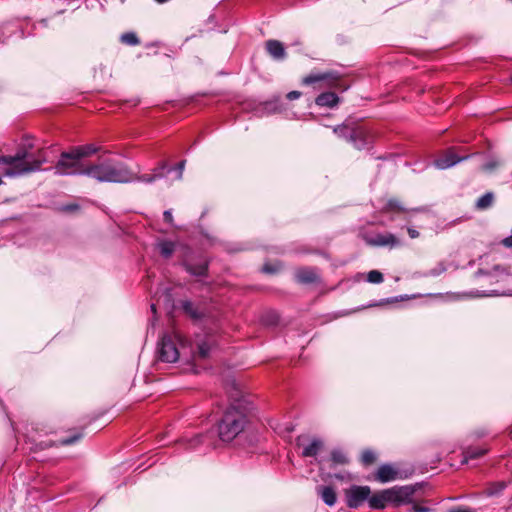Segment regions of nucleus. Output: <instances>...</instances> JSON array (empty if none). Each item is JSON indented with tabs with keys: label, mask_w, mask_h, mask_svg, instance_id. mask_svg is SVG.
Masks as SVG:
<instances>
[{
	"label": "nucleus",
	"mask_w": 512,
	"mask_h": 512,
	"mask_svg": "<svg viewBox=\"0 0 512 512\" xmlns=\"http://www.w3.org/2000/svg\"><path fill=\"white\" fill-rule=\"evenodd\" d=\"M227 392L232 402L218 424V434L224 442L232 441L244 430L248 412L241 392L234 381L227 384Z\"/></svg>",
	"instance_id": "obj_1"
},
{
	"label": "nucleus",
	"mask_w": 512,
	"mask_h": 512,
	"mask_svg": "<svg viewBox=\"0 0 512 512\" xmlns=\"http://www.w3.org/2000/svg\"><path fill=\"white\" fill-rule=\"evenodd\" d=\"M85 176L101 183H128L133 181V173L122 162L112 158L99 157L87 164Z\"/></svg>",
	"instance_id": "obj_2"
},
{
	"label": "nucleus",
	"mask_w": 512,
	"mask_h": 512,
	"mask_svg": "<svg viewBox=\"0 0 512 512\" xmlns=\"http://www.w3.org/2000/svg\"><path fill=\"white\" fill-rule=\"evenodd\" d=\"M27 158L26 150H19L13 156H0V164L8 166L3 171V175L10 178L22 176L40 170L42 164L46 162V158L41 153L32 161H28Z\"/></svg>",
	"instance_id": "obj_3"
},
{
	"label": "nucleus",
	"mask_w": 512,
	"mask_h": 512,
	"mask_svg": "<svg viewBox=\"0 0 512 512\" xmlns=\"http://www.w3.org/2000/svg\"><path fill=\"white\" fill-rule=\"evenodd\" d=\"M185 348L186 340L180 332L165 333L158 342L157 359L166 363H174L180 358Z\"/></svg>",
	"instance_id": "obj_4"
},
{
	"label": "nucleus",
	"mask_w": 512,
	"mask_h": 512,
	"mask_svg": "<svg viewBox=\"0 0 512 512\" xmlns=\"http://www.w3.org/2000/svg\"><path fill=\"white\" fill-rule=\"evenodd\" d=\"M333 131L339 137L353 144L357 149H363L372 139L365 127L354 123H344L343 125L336 126Z\"/></svg>",
	"instance_id": "obj_5"
},
{
	"label": "nucleus",
	"mask_w": 512,
	"mask_h": 512,
	"mask_svg": "<svg viewBox=\"0 0 512 512\" xmlns=\"http://www.w3.org/2000/svg\"><path fill=\"white\" fill-rule=\"evenodd\" d=\"M85 164L71 148L61 152L58 161L53 167L54 173L59 176L85 175Z\"/></svg>",
	"instance_id": "obj_6"
},
{
	"label": "nucleus",
	"mask_w": 512,
	"mask_h": 512,
	"mask_svg": "<svg viewBox=\"0 0 512 512\" xmlns=\"http://www.w3.org/2000/svg\"><path fill=\"white\" fill-rule=\"evenodd\" d=\"M413 494L414 489L411 486H396L390 489H386L388 502L395 506H400L402 504L411 502Z\"/></svg>",
	"instance_id": "obj_7"
},
{
	"label": "nucleus",
	"mask_w": 512,
	"mask_h": 512,
	"mask_svg": "<svg viewBox=\"0 0 512 512\" xmlns=\"http://www.w3.org/2000/svg\"><path fill=\"white\" fill-rule=\"evenodd\" d=\"M370 488L368 486H354L347 493V505L350 508L358 507L363 501L368 500L370 496Z\"/></svg>",
	"instance_id": "obj_8"
},
{
	"label": "nucleus",
	"mask_w": 512,
	"mask_h": 512,
	"mask_svg": "<svg viewBox=\"0 0 512 512\" xmlns=\"http://www.w3.org/2000/svg\"><path fill=\"white\" fill-rule=\"evenodd\" d=\"M340 80V76L336 72H324V73H311L307 75L303 79V83L306 85H311L316 82H326L329 87H334L338 85Z\"/></svg>",
	"instance_id": "obj_9"
},
{
	"label": "nucleus",
	"mask_w": 512,
	"mask_h": 512,
	"mask_svg": "<svg viewBox=\"0 0 512 512\" xmlns=\"http://www.w3.org/2000/svg\"><path fill=\"white\" fill-rule=\"evenodd\" d=\"M468 156H458L454 150L449 149L442 156L434 161V164L439 169H447L455 164L467 159Z\"/></svg>",
	"instance_id": "obj_10"
},
{
	"label": "nucleus",
	"mask_w": 512,
	"mask_h": 512,
	"mask_svg": "<svg viewBox=\"0 0 512 512\" xmlns=\"http://www.w3.org/2000/svg\"><path fill=\"white\" fill-rule=\"evenodd\" d=\"M368 243L372 246L380 247H395L400 245L399 239L392 233L377 234L373 238L369 239Z\"/></svg>",
	"instance_id": "obj_11"
},
{
	"label": "nucleus",
	"mask_w": 512,
	"mask_h": 512,
	"mask_svg": "<svg viewBox=\"0 0 512 512\" xmlns=\"http://www.w3.org/2000/svg\"><path fill=\"white\" fill-rule=\"evenodd\" d=\"M267 53L275 60H284L286 58L285 47L282 42L278 40H268L265 43Z\"/></svg>",
	"instance_id": "obj_12"
},
{
	"label": "nucleus",
	"mask_w": 512,
	"mask_h": 512,
	"mask_svg": "<svg viewBox=\"0 0 512 512\" xmlns=\"http://www.w3.org/2000/svg\"><path fill=\"white\" fill-rule=\"evenodd\" d=\"M398 474L392 465L383 464L377 470L376 479L381 483H386L397 479Z\"/></svg>",
	"instance_id": "obj_13"
},
{
	"label": "nucleus",
	"mask_w": 512,
	"mask_h": 512,
	"mask_svg": "<svg viewBox=\"0 0 512 512\" xmlns=\"http://www.w3.org/2000/svg\"><path fill=\"white\" fill-rule=\"evenodd\" d=\"M181 307L183 311L195 321H199L205 316L204 310L189 300L183 301Z\"/></svg>",
	"instance_id": "obj_14"
},
{
	"label": "nucleus",
	"mask_w": 512,
	"mask_h": 512,
	"mask_svg": "<svg viewBox=\"0 0 512 512\" xmlns=\"http://www.w3.org/2000/svg\"><path fill=\"white\" fill-rule=\"evenodd\" d=\"M184 267L186 271L193 276H206L208 272V262L206 260H202L199 263H191L186 261L184 263Z\"/></svg>",
	"instance_id": "obj_15"
},
{
	"label": "nucleus",
	"mask_w": 512,
	"mask_h": 512,
	"mask_svg": "<svg viewBox=\"0 0 512 512\" xmlns=\"http://www.w3.org/2000/svg\"><path fill=\"white\" fill-rule=\"evenodd\" d=\"M339 98L338 96L333 92H324L318 95L315 99V103L318 106L323 107H334L338 104Z\"/></svg>",
	"instance_id": "obj_16"
},
{
	"label": "nucleus",
	"mask_w": 512,
	"mask_h": 512,
	"mask_svg": "<svg viewBox=\"0 0 512 512\" xmlns=\"http://www.w3.org/2000/svg\"><path fill=\"white\" fill-rule=\"evenodd\" d=\"M214 344V340L211 337H206L204 340L197 342V352L194 353V357L205 359L209 356L211 348Z\"/></svg>",
	"instance_id": "obj_17"
},
{
	"label": "nucleus",
	"mask_w": 512,
	"mask_h": 512,
	"mask_svg": "<svg viewBox=\"0 0 512 512\" xmlns=\"http://www.w3.org/2000/svg\"><path fill=\"white\" fill-rule=\"evenodd\" d=\"M296 279L300 283L308 284L316 282L318 280V276L315 270L303 268L296 272Z\"/></svg>",
	"instance_id": "obj_18"
},
{
	"label": "nucleus",
	"mask_w": 512,
	"mask_h": 512,
	"mask_svg": "<svg viewBox=\"0 0 512 512\" xmlns=\"http://www.w3.org/2000/svg\"><path fill=\"white\" fill-rule=\"evenodd\" d=\"M72 149L76 152V155H78L81 160L100 151V147L94 144L74 146Z\"/></svg>",
	"instance_id": "obj_19"
},
{
	"label": "nucleus",
	"mask_w": 512,
	"mask_h": 512,
	"mask_svg": "<svg viewBox=\"0 0 512 512\" xmlns=\"http://www.w3.org/2000/svg\"><path fill=\"white\" fill-rule=\"evenodd\" d=\"M368 503L372 509H384L389 503L386 496V490H383L382 492L369 497Z\"/></svg>",
	"instance_id": "obj_20"
},
{
	"label": "nucleus",
	"mask_w": 512,
	"mask_h": 512,
	"mask_svg": "<svg viewBox=\"0 0 512 512\" xmlns=\"http://www.w3.org/2000/svg\"><path fill=\"white\" fill-rule=\"evenodd\" d=\"M382 213H403L408 210L397 199H389L381 209Z\"/></svg>",
	"instance_id": "obj_21"
},
{
	"label": "nucleus",
	"mask_w": 512,
	"mask_h": 512,
	"mask_svg": "<svg viewBox=\"0 0 512 512\" xmlns=\"http://www.w3.org/2000/svg\"><path fill=\"white\" fill-rule=\"evenodd\" d=\"M319 493L322 500L328 506H333L336 503L337 497L335 490L330 486H324L319 488Z\"/></svg>",
	"instance_id": "obj_22"
},
{
	"label": "nucleus",
	"mask_w": 512,
	"mask_h": 512,
	"mask_svg": "<svg viewBox=\"0 0 512 512\" xmlns=\"http://www.w3.org/2000/svg\"><path fill=\"white\" fill-rule=\"evenodd\" d=\"M322 447L323 442L320 439H313V441L303 449L302 455L304 457H315Z\"/></svg>",
	"instance_id": "obj_23"
},
{
	"label": "nucleus",
	"mask_w": 512,
	"mask_h": 512,
	"mask_svg": "<svg viewBox=\"0 0 512 512\" xmlns=\"http://www.w3.org/2000/svg\"><path fill=\"white\" fill-rule=\"evenodd\" d=\"M493 201H494L493 193L487 192L477 200L476 208L479 210H485L493 204Z\"/></svg>",
	"instance_id": "obj_24"
},
{
	"label": "nucleus",
	"mask_w": 512,
	"mask_h": 512,
	"mask_svg": "<svg viewBox=\"0 0 512 512\" xmlns=\"http://www.w3.org/2000/svg\"><path fill=\"white\" fill-rule=\"evenodd\" d=\"M158 249L164 258H169L175 250V245L171 241H162L158 243Z\"/></svg>",
	"instance_id": "obj_25"
},
{
	"label": "nucleus",
	"mask_w": 512,
	"mask_h": 512,
	"mask_svg": "<svg viewBox=\"0 0 512 512\" xmlns=\"http://www.w3.org/2000/svg\"><path fill=\"white\" fill-rule=\"evenodd\" d=\"M487 452L486 449L483 448H468L464 451V460L463 462H467L469 459H477L485 455Z\"/></svg>",
	"instance_id": "obj_26"
},
{
	"label": "nucleus",
	"mask_w": 512,
	"mask_h": 512,
	"mask_svg": "<svg viewBox=\"0 0 512 512\" xmlns=\"http://www.w3.org/2000/svg\"><path fill=\"white\" fill-rule=\"evenodd\" d=\"M120 40L123 44L136 46L140 43L138 36L134 32H127L121 35Z\"/></svg>",
	"instance_id": "obj_27"
},
{
	"label": "nucleus",
	"mask_w": 512,
	"mask_h": 512,
	"mask_svg": "<svg viewBox=\"0 0 512 512\" xmlns=\"http://www.w3.org/2000/svg\"><path fill=\"white\" fill-rule=\"evenodd\" d=\"M331 459L333 461V463L335 464H346L348 463V459L346 457V455L344 454L343 451L339 450V449H335L331 452Z\"/></svg>",
	"instance_id": "obj_28"
},
{
	"label": "nucleus",
	"mask_w": 512,
	"mask_h": 512,
	"mask_svg": "<svg viewBox=\"0 0 512 512\" xmlns=\"http://www.w3.org/2000/svg\"><path fill=\"white\" fill-rule=\"evenodd\" d=\"M262 321L267 326H274L279 322V315L273 311L267 312L263 316Z\"/></svg>",
	"instance_id": "obj_29"
},
{
	"label": "nucleus",
	"mask_w": 512,
	"mask_h": 512,
	"mask_svg": "<svg viewBox=\"0 0 512 512\" xmlns=\"http://www.w3.org/2000/svg\"><path fill=\"white\" fill-rule=\"evenodd\" d=\"M164 177V174L163 173H152V174H144V175H141L139 177H136V179L138 181H141V182H144V183H152L154 182L156 179H160V178H163ZM133 180H135V177L133 176Z\"/></svg>",
	"instance_id": "obj_30"
},
{
	"label": "nucleus",
	"mask_w": 512,
	"mask_h": 512,
	"mask_svg": "<svg viewBox=\"0 0 512 512\" xmlns=\"http://www.w3.org/2000/svg\"><path fill=\"white\" fill-rule=\"evenodd\" d=\"M367 281L370 283H381L383 281V274L378 270H371L367 274Z\"/></svg>",
	"instance_id": "obj_31"
},
{
	"label": "nucleus",
	"mask_w": 512,
	"mask_h": 512,
	"mask_svg": "<svg viewBox=\"0 0 512 512\" xmlns=\"http://www.w3.org/2000/svg\"><path fill=\"white\" fill-rule=\"evenodd\" d=\"M82 436H83L82 433L78 432V433L74 434L73 436L66 437V438L59 440V445L68 446V445L74 444L75 442L80 440L82 438Z\"/></svg>",
	"instance_id": "obj_32"
},
{
	"label": "nucleus",
	"mask_w": 512,
	"mask_h": 512,
	"mask_svg": "<svg viewBox=\"0 0 512 512\" xmlns=\"http://www.w3.org/2000/svg\"><path fill=\"white\" fill-rule=\"evenodd\" d=\"M376 460V455L371 450H365L362 453L361 461L365 465H370Z\"/></svg>",
	"instance_id": "obj_33"
},
{
	"label": "nucleus",
	"mask_w": 512,
	"mask_h": 512,
	"mask_svg": "<svg viewBox=\"0 0 512 512\" xmlns=\"http://www.w3.org/2000/svg\"><path fill=\"white\" fill-rule=\"evenodd\" d=\"M185 163H186L185 160L180 161L175 167L168 168L167 173L175 171L176 172V179L177 180L182 179Z\"/></svg>",
	"instance_id": "obj_34"
},
{
	"label": "nucleus",
	"mask_w": 512,
	"mask_h": 512,
	"mask_svg": "<svg viewBox=\"0 0 512 512\" xmlns=\"http://www.w3.org/2000/svg\"><path fill=\"white\" fill-rule=\"evenodd\" d=\"M445 271H446L445 264L440 262V263H438V265L435 268L430 270L429 275L430 276H439L440 274H442Z\"/></svg>",
	"instance_id": "obj_35"
},
{
	"label": "nucleus",
	"mask_w": 512,
	"mask_h": 512,
	"mask_svg": "<svg viewBox=\"0 0 512 512\" xmlns=\"http://www.w3.org/2000/svg\"><path fill=\"white\" fill-rule=\"evenodd\" d=\"M202 439H203L202 435H197L193 439L189 440L188 441L189 448L196 447L200 442H202Z\"/></svg>",
	"instance_id": "obj_36"
},
{
	"label": "nucleus",
	"mask_w": 512,
	"mask_h": 512,
	"mask_svg": "<svg viewBox=\"0 0 512 512\" xmlns=\"http://www.w3.org/2000/svg\"><path fill=\"white\" fill-rule=\"evenodd\" d=\"M168 167L166 163H161L157 168L154 169L153 173H163L164 177L168 174L167 173Z\"/></svg>",
	"instance_id": "obj_37"
},
{
	"label": "nucleus",
	"mask_w": 512,
	"mask_h": 512,
	"mask_svg": "<svg viewBox=\"0 0 512 512\" xmlns=\"http://www.w3.org/2000/svg\"><path fill=\"white\" fill-rule=\"evenodd\" d=\"M163 217H164L165 222H167L169 224H173V216H172V212L170 210H166L163 213Z\"/></svg>",
	"instance_id": "obj_38"
},
{
	"label": "nucleus",
	"mask_w": 512,
	"mask_h": 512,
	"mask_svg": "<svg viewBox=\"0 0 512 512\" xmlns=\"http://www.w3.org/2000/svg\"><path fill=\"white\" fill-rule=\"evenodd\" d=\"M301 96V92L299 91H291L287 94V99L289 100H295L298 99Z\"/></svg>",
	"instance_id": "obj_39"
},
{
	"label": "nucleus",
	"mask_w": 512,
	"mask_h": 512,
	"mask_svg": "<svg viewBox=\"0 0 512 512\" xmlns=\"http://www.w3.org/2000/svg\"><path fill=\"white\" fill-rule=\"evenodd\" d=\"M407 232H408V235L412 238V239H415V238H418L419 237V232L414 229V228H408L407 229Z\"/></svg>",
	"instance_id": "obj_40"
},
{
	"label": "nucleus",
	"mask_w": 512,
	"mask_h": 512,
	"mask_svg": "<svg viewBox=\"0 0 512 512\" xmlns=\"http://www.w3.org/2000/svg\"><path fill=\"white\" fill-rule=\"evenodd\" d=\"M412 510L414 512H428L429 508L424 507V506H419V505L415 504V505L412 506Z\"/></svg>",
	"instance_id": "obj_41"
},
{
	"label": "nucleus",
	"mask_w": 512,
	"mask_h": 512,
	"mask_svg": "<svg viewBox=\"0 0 512 512\" xmlns=\"http://www.w3.org/2000/svg\"><path fill=\"white\" fill-rule=\"evenodd\" d=\"M448 512H472V510L466 507H456L450 509Z\"/></svg>",
	"instance_id": "obj_42"
},
{
	"label": "nucleus",
	"mask_w": 512,
	"mask_h": 512,
	"mask_svg": "<svg viewBox=\"0 0 512 512\" xmlns=\"http://www.w3.org/2000/svg\"><path fill=\"white\" fill-rule=\"evenodd\" d=\"M78 208L77 205H68L66 207H64V210L65 211H73V210H76Z\"/></svg>",
	"instance_id": "obj_43"
},
{
	"label": "nucleus",
	"mask_w": 512,
	"mask_h": 512,
	"mask_svg": "<svg viewBox=\"0 0 512 512\" xmlns=\"http://www.w3.org/2000/svg\"><path fill=\"white\" fill-rule=\"evenodd\" d=\"M263 271H264V272H267V273H272V272H274V270H273L269 265H265V266L263 267Z\"/></svg>",
	"instance_id": "obj_44"
},
{
	"label": "nucleus",
	"mask_w": 512,
	"mask_h": 512,
	"mask_svg": "<svg viewBox=\"0 0 512 512\" xmlns=\"http://www.w3.org/2000/svg\"><path fill=\"white\" fill-rule=\"evenodd\" d=\"M495 166H496V164H495V163H488V164H486V165H485V168H486V169H492V168H494Z\"/></svg>",
	"instance_id": "obj_45"
},
{
	"label": "nucleus",
	"mask_w": 512,
	"mask_h": 512,
	"mask_svg": "<svg viewBox=\"0 0 512 512\" xmlns=\"http://www.w3.org/2000/svg\"><path fill=\"white\" fill-rule=\"evenodd\" d=\"M151 310L153 311V313H155V312H156V306H155V304H152V305H151Z\"/></svg>",
	"instance_id": "obj_46"
},
{
	"label": "nucleus",
	"mask_w": 512,
	"mask_h": 512,
	"mask_svg": "<svg viewBox=\"0 0 512 512\" xmlns=\"http://www.w3.org/2000/svg\"><path fill=\"white\" fill-rule=\"evenodd\" d=\"M301 441H302V438H301V437H298V438H297V445H299V446H300V445H301Z\"/></svg>",
	"instance_id": "obj_47"
},
{
	"label": "nucleus",
	"mask_w": 512,
	"mask_h": 512,
	"mask_svg": "<svg viewBox=\"0 0 512 512\" xmlns=\"http://www.w3.org/2000/svg\"><path fill=\"white\" fill-rule=\"evenodd\" d=\"M3 183L2 179L0 178V185Z\"/></svg>",
	"instance_id": "obj_48"
},
{
	"label": "nucleus",
	"mask_w": 512,
	"mask_h": 512,
	"mask_svg": "<svg viewBox=\"0 0 512 512\" xmlns=\"http://www.w3.org/2000/svg\"><path fill=\"white\" fill-rule=\"evenodd\" d=\"M511 80H512V76H511Z\"/></svg>",
	"instance_id": "obj_49"
}]
</instances>
